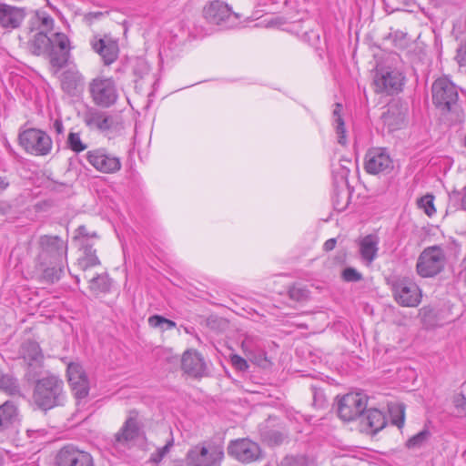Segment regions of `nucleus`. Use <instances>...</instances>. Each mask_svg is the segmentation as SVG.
I'll use <instances>...</instances> for the list:
<instances>
[{"label": "nucleus", "instance_id": "1", "mask_svg": "<svg viewBox=\"0 0 466 466\" xmlns=\"http://www.w3.org/2000/svg\"><path fill=\"white\" fill-rule=\"evenodd\" d=\"M35 268L41 271V280L47 284L58 281L67 260L68 240L57 235H41L37 239Z\"/></svg>", "mask_w": 466, "mask_h": 466}, {"label": "nucleus", "instance_id": "2", "mask_svg": "<svg viewBox=\"0 0 466 466\" xmlns=\"http://www.w3.org/2000/svg\"><path fill=\"white\" fill-rule=\"evenodd\" d=\"M32 399L41 410L62 405L65 400L64 381L56 375L46 376L35 382Z\"/></svg>", "mask_w": 466, "mask_h": 466}, {"label": "nucleus", "instance_id": "3", "mask_svg": "<svg viewBox=\"0 0 466 466\" xmlns=\"http://www.w3.org/2000/svg\"><path fill=\"white\" fill-rule=\"evenodd\" d=\"M431 100L441 115L456 112L459 108V86L447 76L434 80L431 85Z\"/></svg>", "mask_w": 466, "mask_h": 466}, {"label": "nucleus", "instance_id": "4", "mask_svg": "<svg viewBox=\"0 0 466 466\" xmlns=\"http://www.w3.org/2000/svg\"><path fill=\"white\" fill-rule=\"evenodd\" d=\"M224 458L221 445L213 442H200L187 453V466H219Z\"/></svg>", "mask_w": 466, "mask_h": 466}, {"label": "nucleus", "instance_id": "5", "mask_svg": "<svg viewBox=\"0 0 466 466\" xmlns=\"http://www.w3.org/2000/svg\"><path fill=\"white\" fill-rule=\"evenodd\" d=\"M394 299L402 307H417L421 299L420 289L410 279L394 277L388 281Z\"/></svg>", "mask_w": 466, "mask_h": 466}, {"label": "nucleus", "instance_id": "6", "mask_svg": "<svg viewBox=\"0 0 466 466\" xmlns=\"http://www.w3.org/2000/svg\"><path fill=\"white\" fill-rule=\"evenodd\" d=\"M445 262V253L441 247H429L420 254L416 271L422 278H432L443 270Z\"/></svg>", "mask_w": 466, "mask_h": 466}, {"label": "nucleus", "instance_id": "7", "mask_svg": "<svg viewBox=\"0 0 466 466\" xmlns=\"http://www.w3.org/2000/svg\"><path fill=\"white\" fill-rule=\"evenodd\" d=\"M19 145L25 152L35 156H46L52 149V139L43 130L28 128L18 135Z\"/></svg>", "mask_w": 466, "mask_h": 466}, {"label": "nucleus", "instance_id": "8", "mask_svg": "<svg viewBox=\"0 0 466 466\" xmlns=\"http://www.w3.org/2000/svg\"><path fill=\"white\" fill-rule=\"evenodd\" d=\"M89 92L95 105L110 107L118 99L116 85L112 77L98 76L89 84Z\"/></svg>", "mask_w": 466, "mask_h": 466}, {"label": "nucleus", "instance_id": "9", "mask_svg": "<svg viewBox=\"0 0 466 466\" xmlns=\"http://www.w3.org/2000/svg\"><path fill=\"white\" fill-rule=\"evenodd\" d=\"M203 15L209 23L225 27H231L238 24L240 15L232 12L231 8L223 1L216 0L203 8Z\"/></svg>", "mask_w": 466, "mask_h": 466}, {"label": "nucleus", "instance_id": "10", "mask_svg": "<svg viewBox=\"0 0 466 466\" xmlns=\"http://www.w3.org/2000/svg\"><path fill=\"white\" fill-rule=\"evenodd\" d=\"M367 405L366 395L358 392L348 393L338 402V415L344 421L354 420L363 414Z\"/></svg>", "mask_w": 466, "mask_h": 466}, {"label": "nucleus", "instance_id": "11", "mask_svg": "<svg viewBox=\"0 0 466 466\" xmlns=\"http://www.w3.org/2000/svg\"><path fill=\"white\" fill-rule=\"evenodd\" d=\"M227 451L229 456L242 463H251L263 457L260 446L248 438L231 441Z\"/></svg>", "mask_w": 466, "mask_h": 466}, {"label": "nucleus", "instance_id": "12", "mask_svg": "<svg viewBox=\"0 0 466 466\" xmlns=\"http://www.w3.org/2000/svg\"><path fill=\"white\" fill-rule=\"evenodd\" d=\"M364 168L371 175H387L393 170L394 164L386 148L372 147L365 155Z\"/></svg>", "mask_w": 466, "mask_h": 466}, {"label": "nucleus", "instance_id": "13", "mask_svg": "<svg viewBox=\"0 0 466 466\" xmlns=\"http://www.w3.org/2000/svg\"><path fill=\"white\" fill-rule=\"evenodd\" d=\"M142 425L138 420V412L132 410L128 413V417L120 428V430L114 435L113 446L127 447L131 441H136L141 432Z\"/></svg>", "mask_w": 466, "mask_h": 466}, {"label": "nucleus", "instance_id": "14", "mask_svg": "<svg viewBox=\"0 0 466 466\" xmlns=\"http://www.w3.org/2000/svg\"><path fill=\"white\" fill-rule=\"evenodd\" d=\"M86 158L95 169L102 173H115L121 168L120 159L105 148L87 151Z\"/></svg>", "mask_w": 466, "mask_h": 466}, {"label": "nucleus", "instance_id": "15", "mask_svg": "<svg viewBox=\"0 0 466 466\" xmlns=\"http://www.w3.org/2000/svg\"><path fill=\"white\" fill-rule=\"evenodd\" d=\"M57 466H93V458L90 453L79 450L73 445H66L56 454Z\"/></svg>", "mask_w": 466, "mask_h": 466}, {"label": "nucleus", "instance_id": "16", "mask_svg": "<svg viewBox=\"0 0 466 466\" xmlns=\"http://www.w3.org/2000/svg\"><path fill=\"white\" fill-rule=\"evenodd\" d=\"M53 41L54 45L46 55L51 66L59 70L66 66L70 56L69 39L64 33H56Z\"/></svg>", "mask_w": 466, "mask_h": 466}, {"label": "nucleus", "instance_id": "17", "mask_svg": "<svg viewBox=\"0 0 466 466\" xmlns=\"http://www.w3.org/2000/svg\"><path fill=\"white\" fill-rule=\"evenodd\" d=\"M181 370L195 379H201L208 375L207 362L197 350H187L183 353Z\"/></svg>", "mask_w": 466, "mask_h": 466}, {"label": "nucleus", "instance_id": "18", "mask_svg": "<svg viewBox=\"0 0 466 466\" xmlns=\"http://www.w3.org/2000/svg\"><path fill=\"white\" fill-rule=\"evenodd\" d=\"M404 79V76L398 71H386L377 74L374 78L375 90L377 93L393 95L401 91Z\"/></svg>", "mask_w": 466, "mask_h": 466}, {"label": "nucleus", "instance_id": "19", "mask_svg": "<svg viewBox=\"0 0 466 466\" xmlns=\"http://www.w3.org/2000/svg\"><path fill=\"white\" fill-rule=\"evenodd\" d=\"M66 371L76 398L85 399L89 393V381L83 367L77 363H70Z\"/></svg>", "mask_w": 466, "mask_h": 466}, {"label": "nucleus", "instance_id": "20", "mask_svg": "<svg viewBox=\"0 0 466 466\" xmlns=\"http://www.w3.org/2000/svg\"><path fill=\"white\" fill-rule=\"evenodd\" d=\"M90 45L92 49L101 56L106 66L111 65L118 57L119 48L116 40L106 36L101 38L96 35L90 41Z\"/></svg>", "mask_w": 466, "mask_h": 466}, {"label": "nucleus", "instance_id": "21", "mask_svg": "<svg viewBox=\"0 0 466 466\" xmlns=\"http://www.w3.org/2000/svg\"><path fill=\"white\" fill-rule=\"evenodd\" d=\"M26 15L25 8L0 2V26L13 30L18 28Z\"/></svg>", "mask_w": 466, "mask_h": 466}, {"label": "nucleus", "instance_id": "22", "mask_svg": "<svg viewBox=\"0 0 466 466\" xmlns=\"http://www.w3.org/2000/svg\"><path fill=\"white\" fill-rule=\"evenodd\" d=\"M85 123L90 128L100 132L116 129L118 124L116 116L98 109L88 110L85 115Z\"/></svg>", "mask_w": 466, "mask_h": 466}, {"label": "nucleus", "instance_id": "23", "mask_svg": "<svg viewBox=\"0 0 466 466\" xmlns=\"http://www.w3.org/2000/svg\"><path fill=\"white\" fill-rule=\"evenodd\" d=\"M407 108L399 102H393L388 106L387 110L382 114L383 125L389 132L402 128L405 125Z\"/></svg>", "mask_w": 466, "mask_h": 466}, {"label": "nucleus", "instance_id": "24", "mask_svg": "<svg viewBox=\"0 0 466 466\" xmlns=\"http://www.w3.org/2000/svg\"><path fill=\"white\" fill-rule=\"evenodd\" d=\"M258 433L261 441L269 447L279 446L289 439V431L284 428H275L270 420L259 425Z\"/></svg>", "mask_w": 466, "mask_h": 466}, {"label": "nucleus", "instance_id": "25", "mask_svg": "<svg viewBox=\"0 0 466 466\" xmlns=\"http://www.w3.org/2000/svg\"><path fill=\"white\" fill-rule=\"evenodd\" d=\"M361 424L367 433L375 435L387 425L386 415L378 409H369L361 418Z\"/></svg>", "mask_w": 466, "mask_h": 466}, {"label": "nucleus", "instance_id": "26", "mask_svg": "<svg viewBox=\"0 0 466 466\" xmlns=\"http://www.w3.org/2000/svg\"><path fill=\"white\" fill-rule=\"evenodd\" d=\"M253 347H255L253 338L246 337L242 341L241 348L246 352L248 360L259 367L268 368L270 361L267 358V353L260 348L255 350Z\"/></svg>", "mask_w": 466, "mask_h": 466}, {"label": "nucleus", "instance_id": "27", "mask_svg": "<svg viewBox=\"0 0 466 466\" xmlns=\"http://www.w3.org/2000/svg\"><path fill=\"white\" fill-rule=\"evenodd\" d=\"M18 408L13 400H6L0 405V432L14 426L18 420Z\"/></svg>", "mask_w": 466, "mask_h": 466}, {"label": "nucleus", "instance_id": "28", "mask_svg": "<svg viewBox=\"0 0 466 466\" xmlns=\"http://www.w3.org/2000/svg\"><path fill=\"white\" fill-rule=\"evenodd\" d=\"M348 173H349L348 170H343L341 175L339 176V179L335 177V181H334L335 193L333 196V205H334V208L339 211H343L349 204L350 198L348 196V193L345 191L344 188H342L341 192L338 189L339 183L345 187H348V185H349L348 179H347Z\"/></svg>", "mask_w": 466, "mask_h": 466}, {"label": "nucleus", "instance_id": "29", "mask_svg": "<svg viewBox=\"0 0 466 466\" xmlns=\"http://www.w3.org/2000/svg\"><path fill=\"white\" fill-rule=\"evenodd\" d=\"M53 36L48 37L44 32L36 33L33 39L29 41L30 50L35 56L46 55L54 45Z\"/></svg>", "mask_w": 466, "mask_h": 466}, {"label": "nucleus", "instance_id": "30", "mask_svg": "<svg viewBox=\"0 0 466 466\" xmlns=\"http://www.w3.org/2000/svg\"><path fill=\"white\" fill-rule=\"evenodd\" d=\"M83 255L77 260L79 268L86 271L90 268L100 265V260L96 256V250L93 248V243H85L80 246Z\"/></svg>", "mask_w": 466, "mask_h": 466}, {"label": "nucleus", "instance_id": "31", "mask_svg": "<svg viewBox=\"0 0 466 466\" xmlns=\"http://www.w3.org/2000/svg\"><path fill=\"white\" fill-rule=\"evenodd\" d=\"M360 252L364 260L372 262L378 252V238L374 235L363 238L360 243Z\"/></svg>", "mask_w": 466, "mask_h": 466}, {"label": "nucleus", "instance_id": "32", "mask_svg": "<svg viewBox=\"0 0 466 466\" xmlns=\"http://www.w3.org/2000/svg\"><path fill=\"white\" fill-rule=\"evenodd\" d=\"M20 355L23 362L44 360V354L39 344L33 340H27L22 344Z\"/></svg>", "mask_w": 466, "mask_h": 466}, {"label": "nucleus", "instance_id": "33", "mask_svg": "<svg viewBox=\"0 0 466 466\" xmlns=\"http://www.w3.org/2000/svg\"><path fill=\"white\" fill-rule=\"evenodd\" d=\"M25 370L24 378L27 382H35L40 380V376L44 370V360L23 362Z\"/></svg>", "mask_w": 466, "mask_h": 466}, {"label": "nucleus", "instance_id": "34", "mask_svg": "<svg viewBox=\"0 0 466 466\" xmlns=\"http://www.w3.org/2000/svg\"><path fill=\"white\" fill-rule=\"evenodd\" d=\"M0 390L11 396L22 395L17 379L9 374H3L2 372L0 376Z\"/></svg>", "mask_w": 466, "mask_h": 466}, {"label": "nucleus", "instance_id": "35", "mask_svg": "<svg viewBox=\"0 0 466 466\" xmlns=\"http://www.w3.org/2000/svg\"><path fill=\"white\" fill-rule=\"evenodd\" d=\"M81 80L77 73L65 71L61 76L62 89L70 96H74Z\"/></svg>", "mask_w": 466, "mask_h": 466}, {"label": "nucleus", "instance_id": "36", "mask_svg": "<svg viewBox=\"0 0 466 466\" xmlns=\"http://www.w3.org/2000/svg\"><path fill=\"white\" fill-rule=\"evenodd\" d=\"M343 106L340 103H336L335 107L333 109V117H334V123L336 124V132L338 135V142L340 145H346L347 139H346V128H345V123L341 116Z\"/></svg>", "mask_w": 466, "mask_h": 466}, {"label": "nucleus", "instance_id": "37", "mask_svg": "<svg viewBox=\"0 0 466 466\" xmlns=\"http://www.w3.org/2000/svg\"><path fill=\"white\" fill-rule=\"evenodd\" d=\"M111 287V281L107 274L97 275L90 280V289L99 293L108 292Z\"/></svg>", "mask_w": 466, "mask_h": 466}, {"label": "nucleus", "instance_id": "38", "mask_svg": "<svg viewBox=\"0 0 466 466\" xmlns=\"http://www.w3.org/2000/svg\"><path fill=\"white\" fill-rule=\"evenodd\" d=\"M98 238L96 230H90L85 225H81L76 229L74 239L78 241L80 246H84L85 243H92L93 238Z\"/></svg>", "mask_w": 466, "mask_h": 466}, {"label": "nucleus", "instance_id": "39", "mask_svg": "<svg viewBox=\"0 0 466 466\" xmlns=\"http://www.w3.org/2000/svg\"><path fill=\"white\" fill-rule=\"evenodd\" d=\"M431 436V431L428 429H423L419 433L410 437L405 445L408 449H419L430 440Z\"/></svg>", "mask_w": 466, "mask_h": 466}, {"label": "nucleus", "instance_id": "40", "mask_svg": "<svg viewBox=\"0 0 466 466\" xmlns=\"http://www.w3.org/2000/svg\"><path fill=\"white\" fill-rule=\"evenodd\" d=\"M148 324L152 328H159L162 330H168L176 327V322L160 315H153L148 318Z\"/></svg>", "mask_w": 466, "mask_h": 466}, {"label": "nucleus", "instance_id": "41", "mask_svg": "<svg viewBox=\"0 0 466 466\" xmlns=\"http://www.w3.org/2000/svg\"><path fill=\"white\" fill-rule=\"evenodd\" d=\"M391 423L401 429L405 420V407L403 404H398L390 408Z\"/></svg>", "mask_w": 466, "mask_h": 466}, {"label": "nucleus", "instance_id": "42", "mask_svg": "<svg viewBox=\"0 0 466 466\" xmlns=\"http://www.w3.org/2000/svg\"><path fill=\"white\" fill-rule=\"evenodd\" d=\"M449 197L451 203L456 209L466 210V186L461 191L453 190Z\"/></svg>", "mask_w": 466, "mask_h": 466}, {"label": "nucleus", "instance_id": "43", "mask_svg": "<svg viewBox=\"0 0 466 466\" xmlns=\"http://www.w3.org/2000/svg\"><path fill=\"white\" fill-rule=\"evenodd\" d=\"M434 197L433 195L427 194L420 198L418 199V207L424 210V212L429 216H432L436 212V208L434 207Z\"/></svg>", "mask_w": 466, "mask_h": 466}, {"label": "nucleus", "instance_id": "44", "mask_svg": "<svg viewBox=\"0 0 466 466\" xmlns=\"http://www.w3.org/2000/svg\"><path fill=\"white\" fill-rule=\"evenodd\" d=\"M278 466H308V459L303 455H287Z\"/></svg>", "mask_w": 466, "mask_h": 466}, {"label": "nucleus", "instance_id": "45", "mask_svg": "<svg viewBox=\"0 0 466 466\" xmlns=\"http://www.w3.org/2000/svg\"><path fill=\"white\" fill-rule=\"evenodd\" d=\"M68 147L76 153L82 152L86 148V145L84 144L80 138L78 133L70 132L67 137Z\"/></svg>", "mask_w": 466, "mask_h": 466}, {"label": "nucleus", "instance_id": "46", "mask_svg": "<svg viewBox=\"0 0 466 466\" xmlns=\"http://www.w3.org/2000/svg\"><path fill=\"white\" fill-rule=\"evenodd\" d=\"M289 296L295 301L302 302L309 299V290L304 288L291 287L289 289Z\"/></svg>", "mask_w": 466, "mask_h": 466}, {"label": "nucleus", "instance_id": "47", "mask_svg": "<svg viewBox=\"0 0 466 466\" xmlns=\"http://www.w3.org/2000/svg\"><path fill=\"white\" fill-rule=\"evenodd\" d=\"M341 279L346 282H358L362 279V275L354 268H346L341 272Z\"/></svg>", "mask_w": 466, "mask_h": 466}, {"label": "nucleus", "instance_id": "48", "mask_svg": "<svg viewBox=\"0 0 466 466\" xmlns=\"http://www.w3.org/2000/svg\"><path fill=\"white\" fill-rule=\"evenodd\" d=\"M232 366L238 371H246L248 369V361L238 354L230 356Z\"/></svg>", "mask_w": 466, "mask_h": 466}, {"label": "nucleus", "instance_id": "49", "mask_svg": "<svg viewBox=\"0 0 466 466\" xmlns=\"http://www.w3.org/2000/svg\"><path fill=\"white\" fill-rule=\"evenodd\" d=\"M456 58L460 66H466V41L458 48Z\"/></svg>", "mask_w": 466, "mask_h": 466}, {"label": "nucleus", "instance_id": "50", "mask_svg": "<svg viewBox=\"0 0 466 466\" xmlns=\"http://www.w3.org/2000/svg\"><path fill=\"white\" fill-rule=\"evenodd\" d=\"M453 404L456 409L465 411L466 410V398L463 394H457L453 398Z\"/></svg>", "mask_w": 466, "mask_h": 466}, {"label": "nucleus", "instance_id": "51", "mask_svg": "<svg viewBox=\"0 0 466 466\" xmlns=\"http://www.w3.org/2000/svg\"><path fill=\"white\" fill-rule=\"evenodd\" d=\"M173 445H174V440H173V438H171L170 440H168L167 441V443L163 447L157 449V451L158 452L159 457L164 458L169 452V451Z\"/></svg>", "mask_w": 466, "mask_h": 466}, {"label": "nucleus", "instance_id": "52", "mask_svg": "<svg viewBox=\"0 0 466 466\" xmlns=\"http://www.w3.org/2000/svg\"><path fill=\"white\" fill-rule=\"evenodd\" d=\"M41 19V25L46 30L49 31L53 28L54 20L51 16L46 15L40 18Z\"/></svg>", "mask_w": 466, "mask_h": 466}, {"label": "nucleus", "instance_id": "53", "mask_svg": "<svg viewBox=\"0 0 466 466\" xmlns=\"http://www.w3.org/2000/svg\"><path fill=\"white\" fill-rule=\"evenodd\" d=\"M336 244H337L336 238H329L324 243L323 248L325 251H331L332 249L335 248Z\"/></svg>", "mask_w": 466, "mask_h": 466}, {"label": "nucleus", "instance_id": "54", "mask_svg": "<svg viewBox=\"0 0 466 466\" xmlns=\"http://www.w3.org/2000/svg\"><path fill=\"white\" fill-rule=\"evenodd\" d=\"M11 210V205L6 201H0V214L6 215Z\"/></svg>", "mask_w": 466, "mask_h": 466}, {"label": "nucleus", "instance_id": "55", "mask_svg": "<svg viewBox=\"0 0 466 466\" xmlns=\"http://www.w3.org/2000/svg\"><path fill=\"white\" fill-rule=\"evenodd\" d=\"M53 127L58 135H62L64 133V126L60 119L55 120Z\"/></svg>", "mask_w": 466, "mask_h": 466}, {"label": "nucleus", "instance_id": "56", "mask_svg": "<svg viewBox=\"0 0 466 466\" xmlns=\"http://www.w3.org/2000/svg\"><path fill=\"white\" fill-rule=\"evenodd\" d=\"M9 183L5 177H0V191L5 190L8 187Z\"/></svg>", "mask_w": 466, "mask_h": 466}, {"label": "nucleus", "instance_id": "57", "mask_svg": "<svg viewBox=\"0 0 466 466\" xmlns=\"http://www.w3.org/2000/svg\"><path fill=\"white\" fill-rule=\"evenodd\" d=\"M162 457H159L158 455V452L156 451L154 453L151 454V461L156 462V463H158L159 461H162Z\"/></svg>", "mask_w": 466, "mask_h": 466}, {"label": "nucleus", "instance_id": "58", "mask_svg": "<svg viewBox=\"0 0 466 466\" xmlns=\"http://www.w3.org/2000/svg\"><path fill=\"white\" fill-rule=\"evenodd\" d=\"M94 17L97 18L99 17L100 15H102V13L100 12H97V13H94V14H91Z\"/></svg>", "mask_w": 466, "mask_h": 466}, {"label": "nucleus", "instance_id": "59", "mask_svg": "<svg viewBox=\"0 0 466 466\" xmlns=\"http://www.w3.org/2000/svg\"><path fill=\"white\" fill-rule=\"evenodd\" d=\"M4 465V460L3 457L0 455V466Z\"/></svg>", "mask_w": 466, "mask_h": 466}]
</instances>
